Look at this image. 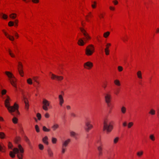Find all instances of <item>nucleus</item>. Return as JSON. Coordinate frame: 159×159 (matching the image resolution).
Here are the masks:
<instances>
[{"label":"nucleus","mask_w":159,"mask_h":159,"mask_svg":"<svg viewBox=\"0 0 159 159\" xmlns=\"http://www.w3.org/2000/svg\"><path fill=\"white\" fill-rule=\"evenodd\" d=\"M11 99L10 97L7 96L6 99L4 101V104L5 107L7 108L8 111L11 113L15 111L16 113L19 115L20 113L18 111L19 106L16 103H15L13 106H10V102Z\"/></svg>","instance_id":"obj_1"},{"label":"nucleus","mask_w":159,"mask_h":159,"mask_svg":"<svg viewBox=\"0 0 159 159\" xmlns=\"http://www.w3.org/2000/svg\"><path fill=\"white\" fill-rule=\"evenodd\" d=\"M13 150V152L11 151L10 152L9 155L11 157L14 158L15 154H17V156L19 159H23L24 149L21 145H18V148H14Z\"/></svg>","instance_id":"obj_2"},{"label":"nucleus","mask_w":159,"mask_h":159,"mask_svg":"<svg viewBox=\"0 0 159 159\" xmlns=\"http://www.w3.org/2000/svg\"><path fill=\"white\" fill-rule=\"evenodd\" d=\"M113 122L108 118L106 117L104 119L103 129L107 134L110 133L113 129Z\"/></svg>","instance_id":"obj_3"},{"label":"nucleus","mask_w":159,"mask_h":159,"mask_svg":"<svg viewBox=\"0 0 159 159\" xmlns=\"http://www.w3.org/2000/svg\"><path fill=\"white\" fill-rule=\"evenodd\" d=\"M5 74L8 78L9 80L12 85L16 88V80L13 74L11 72L8 71H5Z\"/></svg>","instance_id":"obj_4"},{"label":"nucleus","mask_w":159,"mask_h":159,"mask_svg":"<svg viewBox=\"0 0 159 159\" xmlns=\"http://www.w3.org/2000/svg\"><path fill=\"white\" fill-rule=\"evenodd\" d=\"M95 52V47L93 44L87 46L85 50V54L88 56H92Z\"/></svg>","instance_id":"obj_5"},{"label":"nucleus","mask_w":159,"mask_h":159,"mask_svg":"<svg viewBox=\"0 0 159 159\" xmlns=\"http://www.w3.org/2000/svg\"><path fill=\"white\" fill-rule=\"evenodd\" d=\"M70 139H68L62 142L61 149V153L62 154H64L66 152L67 150L66 147L70 142Z\"/></svg>","instance_id":"obj_6"},{"label":"nucleus","mask_w":159,"mask_h":159,"mask_svg":"<svg viewBox=\"0 0 159 159\" xmlns=\"http://www.w3.org/2000/svg\"><path fill=\"white\" fill-rule=\"evenodd\" d=\"M80 30L82 34L84 36V37L83 39H84L85 42H87L88 41L91 39V37L89 34L87 32L86 30L83 28H81L80 29Z\"/></svg>","instance_id":"obj_7"},{"label":"nucleus","mask_w":159,"mask_h":159,"mask_svg":"<svg viewBox=\"0 0 159 159\" xmlns=\"http://www.w3.org/2000/svg\"><path fill=\"white\" fill-rule=\"evenodd\" d=\"M112 99V95L110 92H107L104 94V99L106 103L109 106Z\"/></svg>","instance_id":"obj_8"},{"label":"nucleus","mask_w":159,"mask_h":159,"mask_svg":"<svg viewBox=\"0 0 159 159\" xmlns=\"http://www.w3.org/2000/svg\"><path fill=\"white\" fill-rule=\"evenodd\" d=\"M42 108L45 111H48V107H49L50 102L46 98H43L42 100Z\"/></svg>","instance_id":"obj_9"},{"label":"nucleus","mask_w":159,"mask_h":159,"mask_svg":"<svg viewBox=\"0 0 159 159\" xmlns=\"http://www.w3.org/2000/svg\"><path fill=\"white\" fill-rule=\"evenodd\" d=\"M49 75L52 80H55L58 81H61L63 80L64 79L63 76L56 75L52 73V72H50Z\"/></svg>","instance_id":"obj_10"},{"label":"nucleus","mask_w":159,"mask_h":159,"mask_svg":"<svg viewBox=\"0 0 159 159\" xmlns=\"http://www.w3.org/2000/svg\"><path fill=\"white\" fill-rule=\"evenodd\" d=\"M93 63L92 62L88 61L84 63L83 67L85 69L90 70L93 68Z\"/></svg>","instance_id":"obj_11"},{"label":"nucleus","mask_w":159,"mask_h":159,"mask_svg":"<svg viewBox=\"0 0 159 159\" xmlns=\"http://www.w3.org/2000/svg\"><path fill=\"white\" fill-rule=\"evenodd\" d=\"M85 130L87 132H89V130L93 128V125L91 124L90 120H87L85 122Z\"/></svg>","instance_id":"obj_12"},{"label":"nucleus","mask_w":159,"mask_h":159,"mask_svg":"<svg viewBox=\"0 0 159 159\" xmlns=\"http://www.w3.org/2000/svg\"><path fill=\"white\" fill-rule=\"evenodd\" d=\"M2 31L6 37L7 39H8L10 40L11 41H13L14 40L15 38L13 36L10 35L5 30H2Z\"/></svg>","instance_id":"obj_13"},{"label":"nucleus","mask_w":159,"mask_h":159,"mask_svg":"<svg viewBox=\"0 0 159 159\" xmlns=\"http://www.w3.org/2000/svg\"><path fill=\"white\" fill-rule=\"evenodd\" d=\"M86 42L84 40H83V39L80 38L78 41L77 43L79 46H83L85 44Z\"/></svg>","instance_id":"obj_14"},{"label":"nucleus","mask_w":159,"mask_h":159,"mask_svg":"<svg viewBox=\"0 0 159 159\" xmlns=\"http://www.w3.org/2000/svg\"><path fill=\"white\" fill-rule=\"evenodd\" d=\"M59 125L57 123H54L51 126V128L53 131H55L59 128Z\"/></svg>","instance_id":"obj_15"},{"label":"nucleus","mask_w":159,"mask_h":159,"mask_svg":"<svg viewBox=\"0 0 159 159\" xmlns=\"http://www.w3.org/2000/svg\"><path fill=\"white\" fill-rule=\"evenodd\" d=\"M24 102L25 104V108L26 110H28L29 109V101L25 98H24Z\"/></svg>","instance_id":"obj_16"},{"label":"nucleus","mask_w":159,"mask_h":159,"mask_svg":"<svg viewBox=\"0 0 159 159\" xmlns=\"http://www.w3.org/2000/svg\"><path fill=\"white\" fill-rule=\"evenodd\" d=\"M93 16L92 12H89L85 16V19L87 21H89L90 20V19L92 18Z\"/></svg>","instance_id":"obj_17"},{"label":"nucleus","mask_w":159,"mask_h":159,"mask_svg":"<svg viewBox=\"0 0 159 159\" xmlns=\"http://www.w3.org/2000/svg\"><path fill=\"white\" fill-rule=\"evenodd\" d=\"M8 52L10 57L13 58L16 57V55L14 52L10 49H9L8 50Z\"/></svg>","instance_id":"obj_18"},{"label":"nucleus","mask_w":159,"mask_h":159,"mask_svg":"<svg viewBox=\"0 0 159 159\" xmlns=\"http://www.w3.org/2000/svg\"><path fill=\"white\" fill-rule=\"evenodd\" d=\"M59 104L61 106H62L64 102V100L63 97L62 95H60L59 96Z\"/></svg>","instance_id":"obj_19"},{"label":"nucleus","mask_w":159,"mask_h":159,"mask_svg":"<svg viewBox=\"0 0 159 159\" xmlns=\"http://www.w3.org/2000/svg\"><path fill=\"white\" fill-rule=\"evenodd\" d=\"M9 17L13 20H15L17 17V14L15 13H12L9 15Z\"/></svg>","instance_id":"obj_20"},{"label":"nucleus","mask_w":159,"mask_h":159,"mask_svg":"<svg viewBox=\"0 0 159 159\" xmlns=\"http://www.w3.org/2000/svg\"><path fill=\"white\" fill-rule=\"evenodd\" d=\"M48 138L47 136H45L42 139V141L46 145H48Z\"/></svg>","instance_id":"obj_21"},{"label":"nucleus","mask_w":159,"mask_h":159,"mask_svg":"<svg viewBox=\"0 0 159 159\" xmlns=\"http://www.w3.org/2000/svg\"><path fill=\"white\" fill-rule=\"evenodd\" d=\"M136 75L138 78L139 79L141 80L143 79L142 73L141 71H138L136 73Z\"/></svg>","instance_id":"obj_22"},{"label":"nucleus","mask_w":159,"mask_h":159,"mask_svg":"<svg viewBox=\"0 0 159 159\" xmlns=\"http://www.w3.org/2000/svg\"><path fill=\"white\" fill-rule=\"evenodd\" d=\"M98 142L100 144V145L98 147V151H102L103 149L102 145L101 143L100 139L98 140Z\"/></svg>","instance_id":"obj_23"},{"label":"nucleus","mask_w":159,"mask_h":159,"mask_svg":"<svg viewBox=\"0 0 159 159\" xmlns=\"http://www.w3.org/2000/svg\"><path fill=\"white\" fill-rule=\"evenodd\" d=\"M143 153L144 152L143 151L141 150L137 152L136 155L138 157H141L143 156Z\"/></svg>","instance_id":"obj_24"},{"label":"nucleus","mask_w":159,"mask_h":159,"mask_svg":"<svg viewBox=\"0 0 159 159\" xmlns=\"http://www.w3.org/2000/svg\"><path fill=\"white\" fill-rule=\"evenodd\" d=\"M48 155L50 157H52L53 156V154L52 150L50 148H48L47 150Z\"/></svg>","instance_id":"obj_25"},{"label":"nucleus","mask_w":159,"mask_h":159,"mask_svg":"<svg viewBox=\"0 0 159 159\" xmlns=\"http://www.w3.org/2000/svg\"><path fill=\"white\" fill-rule=\"evenodd\" d=\"M91 6L93 9H95L97 6V2L96 1H92Z\"/></svg>","instance_id":"obj_26"},{"label":"nucleus","mask_w":159,"mask_h":159,"mask_svg":"<svg viewBox=\"0 0 159 159\" xmlns=\"http://www.w3.org/2000/svg\"><path fill=\"white\" fill-rule=\"evenodd\" d=\"M120 111L122 114H125L126 113L127 109L125 107L123 106L121 107Z\"/></svg>","instance_id":"obj_27"},{"label":"nucleus","mask_w":159,"mask_h":159,"mask_svg":"<svg viewBox=\"0 0 159 159\" xmlns=\"http://www.w3.org/2000/svg\"><path fill=\"white\" fill-rule=\"evenodd\" d=\"M114 83L117 86H120L121 85L120 82L118 80L116 79L114 81Z\"/></svg>","instance_id":"obj_28"},{"label":"nucleus","mask_w":159,"mask_h":159,"mask_svg":"<svg viewBox=\"0 0 159 159\" xmlns=\"http://www.w3.org/2000/svg\"><path fill=\"white\" fill-rule=\"evenodd\" d=\"M1 17L2 18L5 20H7L8 17V16L7 15L3 13H1Z\"/></svg>","instance_id":"obj_29"},{"label":"nucleus","mask_w":159,"mask_h":159,"mask_svg":"<svg viewBox=\"0 0 159 159\" xmlns=\"http://www.w3.org/2000/svg\"><path fill=\"white\" fill-rule=\"evenodd\" d=\"M110 32H106L104 33L103 34V37L105 38H107L110 35Z\"/></svg>","instance_id":"obj_30"},{"label":"nucleus","mask_w":159,"mask_h":159,"mask_svg":"<svg viewBox=\"0 0 159 159\" xmlns=\"http://www.w3.org/2000/svg\"><path fill=\"white\" fill-rule=\"evenodd\" d=\"M156 111L155 110L153 109H150L149 112V114L152 115H155Z\"/></svg>","instance_id":"obj_31"},{"label":"nucleus","mask_w":159,"mask_h":159,"mask_svg":"<svg viewBox=\"0 0 159 159\" xmlns=\"http://www.w3.org/2000/svg\"><path fill=\"white\" fill-rule=\"evenodd\" d=\"M32 79L36 84H38L39 81V77L38 76H33L32 77Z\"/></svg>","instance_id":"obj_32"},{"label":"nucleus","mask_w":159,"mask_h":159,"mask_svg":"<svg viewBox=\"0 0 159 159\" xmlns=\"http://www.w3.org/2000/svg\"><path fill=\"white\" fill-rule=\"evenodd\" d=\"M27 83L29 85H32L33 84V80L31 78H29L27 80Z\"/></svg>","instance_id":"obj_33"},{"label":"nucleus","mask_w":159,"mask_h":159,"mask_svg":"<svg viewBox=\"0 0 159 159\" xmlns=\"http://www.w3.org/2000/svg\"><path fill=\"white\" fill-rule=\"evenodd\" d=\"M18 71L20 75L22 77L24 76V74L23 69H18Z\"/></svg>","instance_id":"obj_34"},{"label":"nucleus","mask_w":159,"mask_h":159,"mask_svg":"<svg viewBox=\"0 0 159 159\" xmlns=\"http://www.w3.org/2000/svg\"><path fill=\"white\" fill-rule=\"evenodd\" d=\"M23 66L22 62L19 61L18 62V69H23Z\"/></svg>","instance_id":"obj_35"},{"label":"nucleus","mask_w":159,"mask_h":159,"mask_svg":"<svg viewBox=\"0 0 159 159\" xmlns=\"http://www.w3.org/2000/svg\"><path fill=\"white\" fill-rule=\"evenodd\" d=\"M149 139L152 141H154L155 140V138L154 134H151L149 136Z\"/></svg>","instance_id":"obj_36"},{"label":"nucleus","mask_w":159,"mask_h":159,"mask_svg":"<svg viewBox=\"0 0 159 159\" xmlns=\"http://www.w3.org/2000/svg\"><path fill=\"white\" fill-rule=\"evenodd\" d=\"M111 46V44L110 43H107L105 45V48L107 49H109V48Z\"/></svg>","instance_id":"obj_37"},{"label":"nucleus","mask_w":159,"mask_h":159,"mask_svg":"<svg viewBox=\"0 0 159 159\" xmlns=\"http://www.w3.org/2000/svg\"><path fill=\"white\" fill-rule=\"evenodd\" d=\"M12 121L14 124H16L18 123V119L17 118L14 117L12 119Z\"/></svg>","instance_id":"obj_38"},{"label":"nucleus","mask_w":159,"mask_h":159,"mask_svg":"<svg viewBox=\"0 0 159 159\" xmlns=\"http://www.w3.org/2000/svg\"><path fill=\"white\" fill-rule=\"evenodd\" d=\"M43 130L44 132H49L50 131V129L47 128L46 126L43 127Z\"/></svg>","instance_id":"obj_39"},{"label":"nucleus","mask_w":159,"mask_h":159,"mask_svg":"<svg viewBox=\"0 0 159 159\" xmlns=\"http://www.w3.org/2000/svg\"><path fill=\"white\" fill-rule=\"evenodd\" d=\"M134 125V123L132 122H129L127 125V128L128 129L130 128Z\"/></svg>","instance_id":"obj_40"},{"label":"nucleus","mask_w":159,"mask_h":159,"mask_svg":"<svg viewBox=\"0 0 159 159\" xmlns=\"http://www.w3.org/2000/svg\"><path fill=\"white\" fill-rule=\"evenodd\" d=\"M120 92V89L119 88H117L116 89L114 92V93L116 95H118Z\"/></svg>","instance_id":"obj_41"},{"label":"nucleus","mask_w":159,"mask_h":159,"mask_svg":"<svg viewBox=\"0 0 159 159\" xmlns=\"http://www.w3.org/2000/svg\"><path fill=\"white\" fill-rule=\"evenodd\" d=\"M19 21V20L17 19L15 20L14 21V25L15 27L18 26V25Z\"/></svg>","instance_id":"obj_42"},{"label":"nucleus","mask_w":159,"mask_h":159,"mask_svg":"<svg viewBox=\"0 0 159 159\" xmlns=\"http://www.w3.org/2000/svg\"><path fill=\"white\" fill-rule=\"evenodd\" d=\"M57 141V139L56 138L52 137V142L53 144H56Z\"/></svg>","instance_id":"obj_43"},{"label":"nucleus","mask_w":159,"mask_h":159,"mask_svg":"<svg viewBox=\"0 0 159 159\" xmlns=\"http://www.w3.org/2000/svg\"><path fill=\"white\" fill-rule=\"evenodd\" d=\"M104 52H105L106 55L107 56L109 55L110 54V49H104Z\"/></svg>","instance_id":"obj_44"},{"label":"nucleus","mask_w":159,"mask_h":159,"mask_svg":"<svg viewBox=\"0 0 159 159\" xmlns=\"http://www.w3.org/2000/svg\"><path fill=\"white\" fill-rule=\"evenodd\" d=\"M122 40L124 43H125L128 41V37L127 36H125L123 37L122 38Z\"/></svg>","instance_id":"obj_45"},{"label":"nucleus","mask_w":159,"mask_h":159,"mask_svg":"<svg viewBox=\"0 0 159 159\" xmlns=\"http://www.w3.org/2000/svg\"><path fill=\"white\" fill-rule=\"evenodd\" d=\"M119 138L118 137H116L114 138L113 140V143L114 144L117 143L119 140Z\"/></svg>","instance_id":"obj_46"},{"label":"nucleus","mask_w":159,"mask_h":159,"mask_svg":"<svg viewBox=\"0 0 159 159\" xmlns=\"http://www.w3.org/2000/svg\"><path fill=\"white\" fill-rule=\"evenodd\" d=\"M14 23L13 21H10L8 23V25L10 27H12L14 25Z\"/></svg>","instance_id":"obj_47"},{"label":"nucleus","mask_w":159,"mask_h":159,"mask_svg":"<svg viewBox=\"0 0 159 159\" xmlns=\"http://www.w3.org/2000/svg\"><path fill=\"white\" fill-rule=\"evenodd\" d=\"M76 135V133L74 131H71L70 132V135L71 136L75 137Z\"/></svg>","instance_id":"obj_48"},{"label":"nucleus","mask_w":159,"mask_h":159,"mask_svg":"<svg viewBox=\"0 0 159 159\" xmlns=\"http://www.w3.org/2000/svg\"><path fill=\"white\" fill-rule=\"evenodd\" d=\"M25 140L26 142H27V143H28L29 145H30V140L29 139L27 138V137L25 136Z\"/></svg>","instance_id":"obj_49"},{"label":"nucleus","mask_w":159,"mask_h":159,"mask_svg":"<svg viewBox=\"0 0 159 159\" xmlns=\"http://www.w3.org/2000/svg\"><path fill=\"white\" fill-rule=\"evenodd\" d=\"M38 147L39 149L41 150H43L44 149V146L41 144H39Z\"/></svg>","instance_id":"obj_50"},{"label":"nucleus","mask_w":159,"mask_h":159,"mask_svg":"<svg viewBox=\"0 0 159 159\" xmlns=\"http://www.w3.org/2000/svg\"><path fill=\"white\" fill-rule=\"evenodd\" d=\"M117 69L118 71L120 72L122 71L123 69V67L121 66H118L117 67Z\"/></svg>","instance_id":"obj_51"},{"label":"nucleus","mask_w":159,"mask_h":159,"mask_svg":"<svg viewBox=\"0 0 159 159\" xmlns=\"http://www.w3.org/2000/svg\"><path fill=\"white\" fill-rule=\"evenodd\" d=\"M109 8L111 11H114L115 10V7L113 6H110L109 7Z\"/></svg>","instance_id":"obj_52"},{"label":"nucleus","mask_w":159,"mask_h":159,"mask_svg":"<svg viewBox=\"0 0 159 159\" xmlns=\"http://www.w3.org/2000/svg\"><path fill=\"white\" fill-rule=\"evenodd\" d=\"M37 117L38 118V120H40L41 118V114L39 113H37L36 115Z\"/></svg>","instance_id":"obj_53"},{"label":"nucleus","mask_w":159,"mask_h":159,"mask_svg":"<svg viewBox=\"0 0 159 159\" xmlns=\"http://www.w3.org/2000/svg\"><path fill=\"white\" fill-rule=\"evenodd\" d=\"M104 16L103 13H101L99 14L98 16L100 19H101L104 18Z\"/></svg>","instance_id":"obj_54"},{"label":"nucleus","mask_w":159,"mask_h":159,"mask_svg":"<svg viewBox=\"0 0 159 159\" xmlns=\"http://www.w3.org/2000/svg\"><path fill=\"white\" fill-rule=\"evenodd\" d=\"M39 2V0H32V2L34 4H38Z\"/></svg>","instance_id":"obj_55"},{"label":"nucleus","mask_w":159,"mask_h":159,"mask_svg":"<svg viewBox=\"0 0 159 159\" xmlns=\"http://www.w3.org/2000/svg\"><path fill=\"white\" fill-rule=\"evenodd\" d=\"M5 134L3 132H0V138L1 139H3L4 138Z\"/></svg>","instance_id":"obj_56"},{"label":"nucleus","mask_w":159,"mask_h":159,"mask_svg":"<svg viewBox=\"0 0 159 159\" xmlns=\"http://www.w3.org/2000/svg\"><path fill=\"white\" fill-rule=\"evenodd\" d=\"M35 129L37 132H39L40 131L39 128L37 125H36L35 126Z\"/></svg>","instance_id":"obj_57"},{"label":"nucleus","mask_w":159,"mask_h":159,"mask_svg":"<svg viewBox=\"0 0 159 159\" xmlns=\"http://www.w3.org/2000/svg\"><path fill=\"white\" fill-rule=\"evenodd\" d=\"M50 115L48 112H46L45 114H44V116L46 118H48L50 117Z\"/></svg>","instance_id":"obj_58"},{"label":"nucleus","mask_w":159,"mask_h":159,"mask_svg":"<svg viewBox=\"0 0 159 159\" xmlns=\"http://www.w3.org/2000/svg\"><path fill=\"white\" fill-rule=\"evenodd\" d=\"M7 93V90L5 89H3L2 90L1 94L2 95H4L6 94Z\"/></svg>","instance_id":"obj_59"},{"label":"nucleus","mask_w":159,"mask_h":159,"mask_svg":"<svg viewBox=\"0 0 159 159\" xmlns=\"http://www.w3.org/2000/svg\"><path fill=\"white\" fill-rule=\"evenodd\" d=\"M112 2L115 5H116L118 3V1L116 0H113L112 1Z\"/></svg>","instance_id":"obj_60"},{"label":"nucleus","mask_w":159,"mask_h":159,"mask_svg":"<svg viewBox=\"0 0 159 159\" xmlns=\"http://www.w3.org/2000/svg\"><path fill=\"white\" fill-rule=\"evenodd\" d=\"M8 147L9 148H11L12 147V145L11 142H9L8 144Z\"/></svg>","instance_id":"obj_61"},{"label":"nucleus","mask_w":159,"mask_h":159,"mask_svg":"<svg viewBox=\"0 0 159 159\" xmlns=\"http://www.w3.org/2000/svg\"><path fill=\"white\" fill-rule=\"evenodd\" d=\"M4 149V147H2L0 144V151H3Z\"/></svg>","instance_id":"obj_62"},{"label":"nucleus","mask_w":159,"mask_h":159,"mask_svg":"<svg viewBox=\"0 0 159 159\" xmlns=\"http://www.w3.org/2000/svg\"><path fill=\"white\" fill-rule=\"evenodd\" d=\"M15 37L16 38H17V39H18L19 38V34H18V33L16 32H15Z\"/></svg>","instance_id":"obj_63"},{"label":"nucleus","mask_w":159,"mask_h":159,"mask_svg":"<svg viewBox=\"0 0 159 159\" xmlns=\"http://www.w3.org/2000/svg\"><path fill=\"white\" fill-rule=\"evenodd\" d=\"M127 123L126 121H125L122 123V125L124 127H126L127 126Z\"/></svg>","instance_id":"obj_64"}]
</instances>
